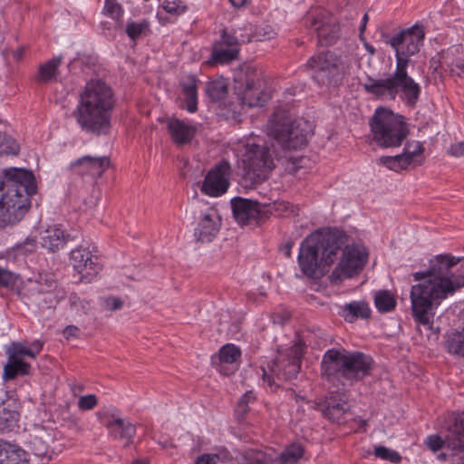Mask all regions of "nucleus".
Wrapping results in <instances>:
<instances>
[{"instance_id":"62","label":"nucleus","mask_w":464,"mask_h":464,"mask_svg":"<svg viewBox=\"0 0 464 464\" xmlns=\"http://www.w3.org/2000/svg\"><path fill=\"white\" fill-rule=\"evenodd\" d=\"M76 237H77V233H66L65 234L64 230L62 231V240L64 243H67L68 241L76 238Z\"/></svg>"},{"instance_id":"6","label":"nucleus","mask_w":464,"mask_h":464,"mask_svg":"<svg viewBox=\"0 0 464 464\" xmlns=\"http://www.w3.org/2000/svg\"><path fill=\"white\" fill-rule=\"evenodd\" d=\"M372 360L362 353L328 350L322 361V375L334 385L353 384L370 374Z\"/></svg>"},{"instance_id":"46","label":"nucleus","mask_w":464,"mask_h":464,"mask_svg":"<svg viewBox=\"0 0 464 464\" xmlns=\"http://www.w3.org/2000/svg\"><path fill=\"white\" fill-rule=\"evenodd\" d=\"M105 13L113 19H119L122 14V9L117 0H105Z\"/></svg>"},{"instance_id":"12","label":"nucleus","mask_w":464,"mask_h":464,"mask_svg":"<svg viewBox=\"0 0 464 464\" xmlns=\"http://www.w3.org/2000/svg\"><path fill=\"white\" fill-rule=\"evenodd\" d=\"M368 253L361 244H353L343 248L338 266L330 276L334 284H339L346 278L359 274L366 264Z\"/></svg>"},{"instance_id":"48","label":"nucleus","mask_w":464,"mask_h":464,"mask_svg":"<svg viewBox=\"0 0 464 464\" xmlns=\"http://www.w3.org/2000/svg\"><path fill=\"white\" fill-rule=\"evenodd\" d=\"M37 246L36 239L34 237H27L23 243L15 246L18 254L27 255L35 251Z\"/></svg>"},{"instance_id":"20","label":"nucleus","mask_w":464,"mask_h":464,"mask_svg":"<svg viewBox=\"0 0 464 464\" xmlns=\"http://www.w3.org/2000/svg\"><path fill=\"white\" fill-rule=\"evenodd\" d=\"M221 227V218L215 209H208L198 221L194 229L197 241L211 242L218 235Z\"/></svg>"},{"instance_id":"22","label":"nucleus","mask_w":464,"mask_h":464,"mask_svg":"<svg viewBox=\"0 0 464 464\" xmlns=\"http://www.w3.org/2000/svg\"><path fill=\"white\" fill-rule=\"evenodd\" d=\"M232 211L236 220L246 225L260 217V206L256 201L242 198H235L231 201Z\"/></svg>"},{"instance_id":"8","label":"nucleus","mask_w":464,"mask_h":464,"mask_svg":"<svg viewBox=\"0 0 464 464\" xmlns=\"http://www.w3.org/2000/svg\"><path fill=\"white\" fill-rule=\"evenodd\" d=\"M268 130L284 150H299L306 145L312 125L304 119L292 120L288 113L278 109L269 120Z\"/></svg>"},{"instance_id":"64","label":"nucleus","mask_w":464,"mask_h":464,"mask_svg":"<svg viewBox=\"0 0 464 464\" xmlns=\"http://www.w3.org/2000/svg\"><path fill=\"white\" fill-rule=\"evenodd\" d=\"M289 317L288 314H285L282 317H279V315H276L274 317V323L283 324Z\"/></svg>"},{"instance_id":"2","label":"nucleus","mask_w":464,"mask_h":464,"mask_svg":"<svg viewBox=\"0 0 464 464\" xmlns=\"http://www.w3.org/2000/svg\"><path fill=\"white\" fill-rule=\"evenodd\" d=\"M425 38L424 27L420 24L402 30L392 35L389 44L395 51V71L385 79L368 76L363 89L376 98L394 101L401 98L406 104L414 106L419 101L420 86L407 72L411 57L419 53Z\"/></svg>"},{"instance_id":"59","label":"nucleus","mask_w":464,"mask_h":464,"mask_svg":"<svg viewBox=\"0 0 464 464\" xmlns=\"http://www.w3.org/2000/svg\"><path fill=\"white\" fill-rule=\"evenodd\" d=\"M78 332L79 329L76 326L70 325L63 330V334L66 339H69L72 336H76Z\"/></svg>"},{"instance_id":"33","label":"nucleus","mask_w":464,"mask_h":464,"mask_svg":"<svg viewBox=\"0 0 464 464\" xmlns=\"http://www.w3.org/2000/svg\"><path fill=\"white\" fill-rule=\"evenodd\" d=\"M58 68V57H53L39 65L38 72L34 79L39 83H48L52 82L56 75Z\"/></svg>"},{"instance_id":"4","label":"nucleus","mask_w":464,"mask_h":464,"mask_svg":"<svg viewBox=\"0 0 464 464\" xmlns=\"http://www.w3.org/2000/svg\"><path fill=\"white\" fill-rule=\"evenodd\" d=\"M113 102L111 89L105 82L90 81L81 93L77 107L79 124L87 131L106 133L110 128V111Z\"/></svg>"},{"instance_id":"14","label":"nucleus","mask_w":464,"mask_h":464,"mask_svg":"<svg viewBox=\"0 0 464 464\" xmlns=\"http://www.w3.org/2000/svg\"><path fill=\"white\" fill-rule=\"evenodd\" d=\"M70 263L79 275V280L91 283L102 269L98 257L87 247L79 246L70 253Z\"/></svg>"},{"instance_id":"45","label":"nucleus","mask_w":464,"mask_h":464,"mask_svg":"<svg viewBox=\"0 0 464 464\" xmlns=\"http://www.w3.org/2000/svg\"><path fill=\"white\" fill-rule=\"evenodd\" d=\"M70 404L66 403L63 409H60V419L63 420V425L69 428H75L78 424V417L69 411Z\"/></svg>"},{"instance_id":"34","label":"nucleus","mask_w":464,"mask_h":464,"mask_svg":"<svg viewBox=\"0 0 464 464\" xmlns=\"http://www.w3.org/2000/svg\"><path fill=\"white\" fill-rule=\"evenodd\" d=\"M41 348L40 344H34V348H29L21 343H13L8 348L7 353L11 359L24 360L25 356L34 358Z\"/></svg>"},{"instance_id":"10","label":"nucleus","mask_w":464,"mask_h":464,"mask_svg":"<svg viewBox=\"0 0 464 464\" xmlns=\"http://www.w3.org/2000/svg\"><path fill=\"white\" fill-rule=\"evenodd\" d=\"M303 351L300 344L295 343L285 351L279 352L275 361L262 368V380L272 391L279 387L277 382L291 381L295 378L301 368Z\"/></svg>"},{"instance_id":"13","label":"nucleus","mask_w":464,"mask_h":464,"mask_svg":"<svg viewBox=\"0 0 464 464\" xmlns=\"http://www.w3.org/2000/svg\"><path fill=\"white\" fill-rule=\"evenodd\" d=\"M424 147L418 140H408L401 154L396 156H382L377 160L379 165L385 166L390 170L400 172L410 167L420 166L423 162Z\"/></svg>"},{"instance_id":"5","label":"nucleus","mask_w":464,"mask_h":464,"mask_svg":"<svg viewBox=\"0 0 464 464\" xmlns=\"http://www.w3.org/2000/svg\"><path fill=\"white\" fill-rule=\"evenodd\" d=\"M347 243V236L338 229L317 230L309 235L301 244L298 264L308 277H314L320 267L330 266L337 251Z\"/></svg>"},{"instance_id":"63","label":"nucleus","mask_w":464,"mask_h":464,"mask_svg":"<svg viewBox=\"0 0 464 464\" xmlns=\"http://www.w3.org/2000/svg\"><path fill=\"white\" fill-rule=\"evenodd\" d=\"M274 34L275 33L273 32V30L269 29L268 31H266L263 35H259L258 39L260 41L268 40L271 39L274 36Z\"/></svg>"},{"instance_id":"57","label":"nucleus","mask_w":464,"mask_h":464,"mask_svg":"<svg viewBox=\"0 0 464 464\" xmlns=\"http://www.w3.org/2000/svg\"><path fill=\"white\" fill-rule=\"evenodd\" d=\"M5 140L7 143V147L6 150H3V151L8 154L16 155L19 152L18 144L11 138L6 139Z\"/></svg>"},{"instance_id":"60","label":"nucleus","mask_w":464,"mask_h":464,"mask_svg":"<svg viewBox=\"0 0 464 464\" xmlns=\"http://www.w3.org/2000/svg\"><path fill=\"white\" fill-rule=\"evenodd\" d=\"M251 0H228L234 8L240 9L245 7Z\"/></svg>"},{"instance_id":"25","label":"nucleus","mask_w":464,"mask_h":464,"mask_svg":"<svg viewBox=\"0 0 464 464\" xmlns=\"http://www.w3.org/2000/svg\"><path fill=\"white\" fill-rule=\"evenodd\" d=\"M109 165L110 160L107 157L91 156H84L73 164L75 168H79L80 174H88L93 178L101 177Z\"/></svg>"},{"instance_id":"42","label":"nucleus","mask_w":464,"mask_h":464,"mask_svg":"<svg viewBox=\"0 0 464 464\" xmlns=\"http://www.w3.org/2000/svg\"><path fill=\"white\" fill-rule=\"evenodd\" d=\"M256 396L253 391H247L239 400L236 408V414L243 418L248 411V403L255 401Z\"/></svg>"},{"instance_id":"56","label":"nucleus","mask_w":464,"mask_h":464,"mask_svg":"<svg viewBox=\"0 0 464 464\" xmlns=\"http://www.w3.org/2000/svg\"><path fill=\"white\" fill-rule=\"evenodd\" d=\"M99 201V192H93L88 200L84 201V208L83 211H88L92 209Z\"/></svg>"},{"instance_id":"21","label":"nucleus","mask_w":464,"mask_h":464,"mask_svg":"<svg viewBox=\"0 0 464 464\" xmlns=\"http://www.w3.org/2000/svg\"><path fill=\"white\" fill-rule=\"evenodd\" d=\"M240 355L241 352L236 345L227 343L219 350L218 358H213V363L220 373L230 375L237 370Z\"/></svg>"},{"instance_id":"53","label":"nucleus","mask_w":464,"mask_h":464,"mask_svg":"<svg viewBox=\"0 0 464 464\" xmlns=\"http://www.w3.org/2000/svg\"><path fill=\"white\" fill-rule=\"evenodd\" d=\"M43 246L54 253L58 248V237H53L52 236H48L44 237Z\"/></svg>"},{"instance_id":"40","label":"nucleus","mask_w":464,"mask_h":464,"mask_svg":"<svg viewBox=\"0 0 464 464\" xmlns=\"http://www.w3.org/2000/svg\"><path fill=\"white\" fill-rule=\"evenodd\" d=\"M161 7L166 13L173 16L180 15L187 9L180 0H164Z\"/></svg>"},{"instance_id":"26","label":"nucleus","mask_w":464,"mask_h":464,"mask_svg":"<svg viewBox=\"0 0 464 464\" xmlns=\"http://www.w3.org/2000/svg\"><path fill=\"white\" fill-rule=\"evenodd\" d=\"M168 130L175 143L184 145L190 142L195 136L196 127L179 119H169Z\"/></svg>"},{"instance_id":"35","label":"nucleus","mask_w":464,"mask_h":464,"mask_svg":"<svg viewBox=\"0 0 464 464\" xmlns=\"http://www.w3.org/2000/svg\"><path fill=\"white\" fill-rule=\"evenodd\" d=\"M19 413L5 407L0 408V433L11 431L17 426Z\"/></svg>"},{"instance_id":"49","label":"nucleus","mask_w":464,"mask_h":464,"mask_svg":"<svg viewBox=\"0 0 464 464\" xmlns=\"http://www.w3.org/2000/svg\"><path fill=\"white\" fill-rule=\"evenodd\" d=\"M43 292H53L58 287V282L54 274H46L41 282Z\"/></svg>"},{"instance_id":"3","label":"nucleus","mask_w":464,"mask_h":464,"mask_svg":"<svg viewBox=\"0 0 464 464\" xmlns=\"http://www.w3.org/2000/svg\"><path fill=\"white\" fill-rule=\"evenodd\" d=\"M36 192L32 171L19 168L4 169L0 180V227L14 226L29 210V197Z\"/></svg>"},{"instance_id":"43","label":"nucleus","mask_w":464,"mask_h":464,"mask_svg":"<svg viewBox=\"0 0 464 464\" xmlns=\"http://www.w3.org/2000/svg\"><path fill=\"white\" fill-rule=\"evenodd\" d=\"M149 27L146 21L136 23L131 22L126 27V33L130 38L136 40L139 38Z\"/></svg>"},{"instance_id":"51","label":"nucleus","mask_w":464,"mask_h":464,"mask_svg":"<svg viewBox=\"0 0 464 464\" xmlns=\"http://www.w3.org/2000/svg\"><path fill=\"white\" fill-rule=\"evenodd\" d=\"M102 306L109 311L120 310L123 306V302L115 296H107L102 299Z\"/></svg>"},{"instance_id":"50","label":"nucleus","mask_w":464,"mask_h":464,"mask_svg":"<svg viewBox=\"0 0 464 464\" xmlns=\"http://www.w3.org/2000/svg\"><path fill=\"white\" fill-rule=\"evenodd\" d=\"M425 444L430 450L435 452L446 445V438L443 440L438 435H430L427 437Z\"/></svg>"},{"instance_id":"16","label":"nucleus","mask_w":464,"mask_h":464,"mask_svg":"<svg viewBox=\"0 0 464 464\" xmlns=\"http://www.w3.org/2000/svg\"><path fill=\"white\" fill-rule=\"evenodd\" d=\"M248 42L249 34H243L237 30L232 34L223 31L221 40L213 47L211 57L216 63H227L237 58L238 45Z\"/></svg>"},{"instance_id":"28","label":"nucleus","mask_w":464,"mask_h":464,"mask_svg":"<svg viewBox=\"0 0 464 464\" xmlns=\"http://www.w3.org/2000/svg\"><path fill=\"white\" fill-rule=\"evenodd\" d=\"M446 446L452 450H464V415L455 417L448 426Z\"/></svg>"},{"instance_id":"18","label":"nucleus","mask_w":464,"mask_h":464,"mask_svg":"<svg viewBox=\"0 0 464 464\" xmlns=\"http://www.w3.org/2000/svg\"><path fill=\"white\" fill-rule=\"evenodd\" d=\"M230 166L221 162L211 169L205 177L201 191L210 197H219L227 192L229 186Z\"/></svg>"},{"instance_id":"11","label":"nucleus","mask_w":464,"mask_h":464,"mask_svg":"<svg viewBox=\"0 0 464 464\" xmlns=\"http://www.w3.org/2000/svg\"><path fill=\"white\" fill-rule=\"evenodd\" d=\"M307 67L313 72V80L320 86L336 84L344 73V65L340 57L329 51L312 56Z\"/></svg>"},{"instance_id":"38","label":"nucleus","mask_w":464,"mask_h":464,"mask_svg":"<svg viewBox=\"0 0 464 464\" xmlns=\"http://www.w3.org/2000/svg\"><path fill=\"white\" fill-rule=\"evenodd\" d=\"M206 93L212 101L224 99L227 94V87L224 80H216L208 82Z\"/></svg>"},{"instance_id":"30","label":"nucleus","mask_w":464,"mask_h":464,"mask_svg":"<svg viewBox=\"0 0 464 464\" xmlns=\"http://www.w3.org/2000/svg\"><path fill=\"white\" fill-rule=\"evenodd\" d=\"M31 365L24 360L11 359L8 357L6 364L4 366V381H12L18 376H25L30 373Z\"/></svg>"},{"instance_id":"27","label":"nucleus","mask_w":464,"mask_h":464,"mask_svg":"<svg viewBox=\"0 0 464 464\" xmlns=\"http://www.w3.org/2000/svg\"><path fill=\"white\" fill-rule=\"evenodd\" d=\"M0 464H28L26 451L16 444L0 439Z\"/></svg>"},{"instance_id":"1","label":"nucleus","mask_w":464,"mask_h":464,"mask_svg":"<svg viewBox=\"0 0 464 464\" xmlns=\"http://www.w3.org/2000/svg\"><path fill=\"white\" fill-rule=\"evenodd\" d=\"M459 258L450 255H438L430 262L426 271L412 275L417 284L410 292L411 314L415 322L427 329H431L436 309L448 297L464 286V276H456L451 268Z\"/></svg>"},{"instance_id":"44","label":"nucleus","mask_w":464,"mask_h":464,"mask_svg":"<svg viewBox=\"0 0 464 464\" xmlns=\"http://www.w3.org/2000/svg\"><path fill=\"white\" fill-rule=\"evenodd\" d=\"M17 281V276L12 271L0 266V286L13 288Z\"/></svg>"},{"instance_id":"55","label":"nucleus","mask_w":464,"mask_h":464,"mask_svg":"<svg viewBox=\"0 0 464 464\" xmlns=\"http://www.w3.org/2000/svg\"><path fill=\"white\" fill-rule=\"evenodd\" d=\"M450 154L454 157L464 156V142H457L452 144L449 150Z\"/></svg>"},{"instance_id":"58","label":"nucleus","mask_w":464,"mask_h":464,"mask_svg":"<svg viewBox=\"0 0 464 464\" xmlns=\"http://www.w3.org/2000/svg\"><path fill=\"white\" fill-rule=\"evenodd\" d=\"M35 444H39V448L34 449V454L38 457L45 456L47 453V450H46V447L42 443V441L39 440H35L34 442V445H35Z\"/></svg>"},{"instance_id":"23","label":"nucleus","mask_w":464,"mask_h":464,"mask_svg":"<svg viewBox=\"0 0 464 464\" xmlns=\"http://www.w3.org/2000/svg\"><path fill=\"white\" fill-rule=\"evenodd\" d=\"M102 422L111 437L115 440H126V444L131 440L136 433L135 426L132 423L114 415L106 417Z\"/></svg>"},{"instance_id":"41","label":"nucleus","mask_w":464,"mask_h":464,"mask_svg":"<svg viewBox=\"0 0 464 464\" xmlns=\"http://www.w3.org/2000/svg\"><path fill=\"white\" fill-rule=\"evenodd\" d=\"M374 455L379 459L389 460L392 463H399L401 460V457L397 451L384 446L375 447Z\"/></svg>"},{"instance_id":"52","label":"nucleus","mask_w":464,"mask_h":464,"mask_svg":"<svg viewBox=\"0 0 464 464\" xmlns=\"http://www.w3.org/2000/svg\"><path fill=\"white\" fill-rule=\"evenodd\" d=\"M450 72L452 75H456L458 77L464 76V60L458 59L451 64H449Z\"/></svg>"},{"instance_id":"54","label":"nucleus","mask_w":464,"mask_h":464,"mask_svg":"<svg viewBox=\"0 0 464 464\" xmlns=\"http://www.w3.org/2000/svg\"><path fill=\"white\" fill-rule=\"evenodd\" d=\"M303 158L291 159L286 165V169L292 174H295L302 167Z\"/></svg>"},{"instance_id":"17","label":"nucleus","mask_w":464,"mask_h":464,"mask_svg":"<svg viewBox=\"0 0 464 464\" xmlns=\"http://www.w3.org/2000/svg\"><path fill=\"white\" fill-rule=\"evenodd\" d=\"M306 23L317 32L320 42L332 44L338 37L339 25L336 18L325 10L308 13Z\"/></svg>"},{"instance_id":"29","label":"nucleus","mask_w":464,"mask_h":464,"mask_svg":"<svg viewBox=\"0 0 464 464\" xmlns=\"http://www.w3.org/2000/svg\"><path fill=\"white\" fill-rule=\"evenodd\" d=\"M186 109L188 112H195L198 108V80L194 75H187L180 82Z\"/></svg>"},{"instance_id":"47","label":"nucleus","mask_w":464,"mask_h":464,"mask_svg":"<svg viewBox=\"0 0 464 464\" xmlns=\"http://www.w3.org/2000/svg\"><path fill=\"white\" fill-rule=\"evenodd\" d=\"M98 404L97 396L94 394H88L81 396L78 400V407L82 411H90L96 407Z\"/></svg>"},{"instance_id":"7","label":"nucleus","mask_w":464,"mask_h":464,"mask_svg":"<svg viewBox=\"0 0 464 464\" xmlns=\"http://www.w3.org/2000/svg\"><path fill=\"white\" fill-rule=\"evenodd\" d=\"M237 153L244 169L246 187H254L268 178L274 162L270 149L262 140L247 139L238 144Z\"/></svg>"},{"instance_id":"61","label":"nucleus","mask_w":464,"mask_h":464,"mask_svg":"<svg viewBox=\"0 0 464 464\" xmlns=\"http://www.w3.org/2000/svg\"><path fill=\"white\" fill-rule=\"evenodd\" d=\"M294 244L292 242H287L286 244H285L282 247H281V252L286 256V257H290L291 256V250H292V247H293Z\"/></svg>"},{"instance_id":"24","label":"nucleus","mask_w":464,"mask_h":464,"mask_svg":"<svg viewBox=\"0 0 464 464\" xmlns=\"http://www.w3.org/2000/svg\"><path fill=\"white\" fill-rule=\"evenodd\" d=\"M316 405V409L319 410L324 416L336 422L341 420L343 414L348 410L346 396L343 393H341L338 398L334 395H331L329 398H326L324 401L318 402Z\"/></svg>"},{"instance_id":"36","label":"nucleus","mask_w":464,"mask_h":464,"mask_svg":"<svg viewBox=\"0 0 464 464\" xmlns=\"http://www.w3.org/2000/svg\"><path fill=\"white\" fill-rule=\"evenodd\" d=\"M374 304L379 312L387 313L396 306V300L389 291H379L374 296Z\"/></svg>"},{"instance_id":"15","label":"nucleus","mask_w":464,"mask_h":464,"mask_svg":"<svg viewBox=\"0 0 464 464\" xmlns=\"http://www.w3.org/2000/svg\"><path fill=\"white\" fill-rule=\"evenodd\" d=\"M245 81L244 90L237 93L242 103L249 107L262 106L269 99V93L264 90L261 72L250 66L246 67Z\"/></svg>"},{"instance_id":"39","label":"nucleus","mask_w":464,"mask_h":464,"mask_svg":"<svg viewBox=\"0 0 464 464\" xmlns=\"http://www.w3.org/2000/svg\"><path fill=\"white\" fill-rule=\"evenodd\" d=\"M231 458L225 448L218 449L215 453H206L198 457L195 464H217L218 461L226 462Z\"/></svg>"},{"instance_id":"31","label":"nucleus","mask_w":464,"mask_h":464,"mask_svg":"<svg viewBox=\"0 0 464 464\" xmlns=\"http://www.w3.org/2000/svg\"><path fill=\"white\" fill-rule=\"evenodd\" d=\"M371 309L367 303L362 301L352 302L343 305V316L350 323L357 318L366 319L370 317Z\"/></svg>"},{"instance_id":"19","label":"nucleus","mask_w":464,"mask_h":464,"mask_svg":"<svg viewBox=\"0 0 464 464\" xmlns=\"http://www.w3.org/2000/svg\"><path fill=\"white\" fill-rule=\"evenodd\" d=\"M304 455L300 445L293 444L279 454V459H272L260 450L246 452L245 459L247 464H295Z\"/></svg>"},{"instance_id":"37","label":"nucleus","mask_w":464,"mask_h":464,"mask_svg":"<svg viewBox=\"0 0 464 464\" xmlns=\"http://www.w3.org/2000/svg\"><path fill=\"white\" fill-rule=\"evenodd\" d=\"M68 302L72 312L77 314H86L91 311L92 301L76 293H72L69 295Z\"/></svg>"},{"instance_id":"9","label":"nucleus","mask_w":464,"mask_h":464,"mask_svg":"<svg viewBox=\"0 0 464 464\" xmlns=\"http://www.w3.org/2000/svg\"><path fill=\"white\" fill-rule=\"evenodd\" d=\"M372 140L383 148L401 146L409 134L403 118L392 111L378 108L370 121Z\"/></svg>"},{"instance_id":"32","label":"nucleus","mask_w":464,"mask_h":464,"mask_svg":"<svg viewBox=\"0 0 464 464\" xmlns=\"http://www.w3.org/2000/svg\"><path fill=\"white\" fill-rule=\"evenodd\" d=\"M445 347L450 353L464 358V328L448 333Z\"/></svg>"}]
</instances>
